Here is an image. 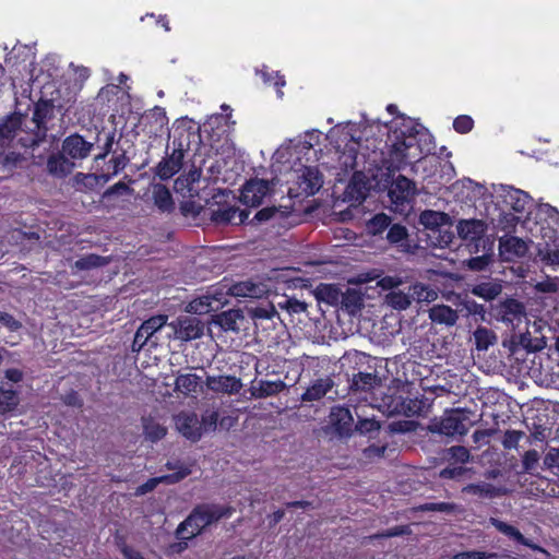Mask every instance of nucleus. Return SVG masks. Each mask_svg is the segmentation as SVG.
<instances>
[{"label":"nucleus","instance_id":"1","mask_svg":"<svg viewBox=\"0 0 559 559\" xmlns=\"http://www.w3.org/2000/svg\"><path fill=\"white\" fill-rule=\"evenodd\" d=\"M420 134L412 121H403L401 126L390 129L386 139L389 147L388 169L400 170L412 160H418L430 148L420 144Z\"/></svg>","mask_w":559,"mask_h":559},{"label":"nucleus","instance_id":"2","mask_svg":"<svg viewBox=\"0 0 559 559\" xmlns=\"http://www.w3.org/2000/svg\"><path fill=\"white\" fill-rule=\"evenodd\" d=\"M24 115L13 112L0 118V168L12 170L24 159L21 153L8 151L17 135L25 136L21 129Z\"/></svg>","mask_w":559,"mask_h":559},{"label":"nucleus","instance_id":"3","mask_svg":"<svg viewBox=\"0 0 559 559\" xmlns=\"http://www.w3.org/2000/svg\"><path fill=\"white\" fill-rule=\"evenodd\" d=\"M471 415L472 412L466 408L445 409L441 418L431 420L428 429L445 437H463L473 425Z\"/></svg>","mask_w":559,"mask_h":559},{"label":"nucleus","instance_id":"4","mask_svg":"<svg viewBox=\"0 0 559 559\" xmlns=\"http://www.w3.org/2000/svg\"><path fill=\"white\" fill-rule=\"evenodd\" d=\"M262 289L260 285L251 282L243 281L237 283H224L221 287L214 288L205 295L207 300L206 305L209 310H218L228 302V296L242 297V298H258Z\"/></svg>","mask_w":559,"mask_h":559},{"label":"nucleus","instance_id":"5","mask_svg":"<svg viewBox=\"0 0 559 559\" xmlns=\"http://www.w3.org/2000/svg\"><path fill=\"white\" fill-rule=\"evenodd\" d=\"M228 194L222 190L213 194L211 200L205 199L210 218L216 225H241L249 217V210H240L227 202Z\"/></svg>","mask_w":559,"mask_h":559},{"label":"nucleus","instance_id":"6","mask_svg":"<svg viewBox=\"0 0 559 559\" xmlns=\"http://www.w3.org/2000/svg\"><path fill=\"white\" fill-rule=\"evenodd\" d=\"M55 103L52 99L40 98L34 107L33 122L35 129L32 132H25V136H19L17 143L25 148L37 146L45 138L48 131L47 121L55 116Z\"/></svg>","mask_w":559,"mask_h":559},{"label":"nucleus","instance_id":"7","mask_svg":"<svg viewBox=\"0 0 559 559\" xmlns=\"http://www.w3.org/2000/svg\"><path fill=\"white\" fill-rule=\"evenodd\" d=\"M200 126L189 118L176 120L174 124L173 147L181 152H197L201 144Z\"/></svg>","mask_w":559,"mask_h":559},{"label":"nucleus","instance_id":"8","mask_svg":"<svg viewBox=\"0 0 559 559\" xmlns=\"http://www.w3.org/2000/svg\"><path fill=\"white\" fill-rule=\"evenodd\" d=\"M168 469L175 471L173 474L163 475L158 477H152L148 478L145 483L138 486L135 488L134 495L135 496H143L147 492L153 491L159 484H176L180 480L185 479L187 476L191 474V468L181 463L180 461L177 462H167L165 465Z\"/></svg>","mask_w":559,"mask_h":559},{"label":"nucleus","instance_id":"9","mask_svg":"<svg viewBox=\"0 0 559 559\" xmlns=\"http://www.w3.org/2000/svg\"><path fill=\"white\" fill-rule=\"evenodd\" d=\"M323 178L317 167H305L302 174L298 176L296 185L298 186L296 193L289 188L292 197H311L314 195L322 187Z\"/></svg>","mask_w":559,"mask_h":559},{"label":"nucleus","instance_id":"10","mask_svg":"<svg viewBox=\"0 0 559 559\" xmlns=\"http://www.w3.org/2000/svg\"><path fill=\"white\" fill-rule=\"evenodd\" d=\"M498 203L503 211H513L514 213H524L530 206L532 198L523 190L513 187H503L499 194Z\"/></svg>","mask_w":559,"mask_h":559},{"label":"nucleus","instance_id":"11","mask_svg":"<svg viewBox=\"0 0 559 559\" xmlns=\"http://www.w3.org/2000/svg\"><path fill=\"white\" fill-rule=\"evenodd\" d=\"M177 338L182 341H191L203 335V322L192 316H180L170 323Z\"/></svg>","mask_w":559,"mask_h":559},{"label":"nucleus","instance_id":"12","mask_svg":"<svg viewBox=\"0 0 559 559\" xmlns=\"http://www.w3.org/2000/svg\"><path fill=\"white\" fill-rule=\"evenodd\" d=\"M270 192L271 186L267 180L250 179L241 189L240 201L248 206L257 207Z\"/></svg>","mask_w":559,"mask_h":559},{"label":"nucleus","instance_id":"13","mask_svg":"<svg viewBox=\"0 0 559 559\" xmlns=\"http://www.w3.org/2000/svg\"><path fill=\"white\" fill-rule=\"evenodd\" d=\"M167 316H153L145 320L136 330L131 345L132 352L139 353L148 340L167 323Z\"/></svg>","mask_w":559,"mask_h":559},{"label":"nucleus","instance_id":"14","mask_svg":"<svg viewBox=\"0 0 559 559\" xmlns=\"http://www.w3.org/2000/svg\"><path fill=\"white\" fill-rule=\"evenodd\" d=\"M528 252V245L516 236H503L499 239V254L503 261L513 262L524 258Z\"/></svg>","mask_w":559,"mask_h":559},{"label":"nucleus","instance_id":"15","mask_svg":"<svg viewBox=\"0 0 559 559\" xmlns=\"http://www.w3.org/2000/svg\"><path fill=\"white\" fill-rule=\"evenodd\" d=\"M177 430L188 440L197 442L202 437L200 420L193 412H180L175 416Z\"/></svg>","mask_w":559,"mask_h":559},{"label":"nucleus","instance_id":"16","mask_svg":"<svg viewBox=\"0 0 559 559\" xmlns=\"http://www.w3.org/2000/svg\"><path fill=\"white\" fill-rule=\"evenodd\" d=\"M330 424L340 437H349L354 432V417L346 406H334L330 412Z\"/></svg>","mask_w":559,"mask_h":559},{"label":"nucleus","instance_id":"17","mask_svg":"<svg viewBox=\"0 0 559 559\" xmlns=\"http://www.w3.org/2000/svg\"><path fill=\"white\" fill-rule=\"evenodd\" d=\"M234 512V507L216 503H200L193 508V516L197 514L200 515V518L204 520L203 524H206L207 526L222 519H229Z\"/></svg>","mask_w":559,"mask_h":559},{"label":"nucleus","instance_id":"18","mask_svg":"<svg viewBox=\"0 0 559 559\" xmlns=\"http://www.w3.org/2000/svg\"><path fill=\"white\" fill-rule=\"evenodd\" d=\"M490 524L500 533L514 540L515 543L528 547L534 551L542 552L543 555L548 556V551L542 546L534 543L532 539L526 538L515 526L506 523L499 519L490 518Z\"/></svg>","mask_w":559,"mask_h":559},{"label":"nucleus","instance_id":"19","mask_svg":"<svg viewBox=\"0 0 559 559\" xmlns=\"http://www.w3.org/2000/svg\"><path fill=\"white\" fill-rule=\"evenodd\" d=\"M143 130L150 136H159L168 126V117L165 108L155 106L148 110L142 118Z\"/></svg>","mask_w":559,"mask_h":559},{"label":"nucleus","instance_id":"20","mask_svg":"<svg viewBox=\"0 0 559 559\" xmlns=\"http://www.w3.org/2000/svg\"><path fill=\"white\" fill-rule=\"evenodd\" d=\"M94 144L87 142L82 135L73 133L68 135L62 142V152L72 159L86 158Z\"/></svg>","mask_w":559,"mask_h":559},{"label":"nucleus","instance_id":"21","mask_svg":"<svg viewBox=\"0 0 559 559\" xmlns=\"http://www.w3.org/2000/svg\"><path fill=\"white\" fill-rule=\"evenodd\" d=\"M200 178L201 170L193 169L190 170L187 175L180 176L175 180L174 189L177 193L181 194L183 198L194 199L200 197Z\"/></svg>","mask_w":559,"mask_h":559},{"label":"nucleus","instance_id":"22","mask_svg":"<svg viewBox=\"0 0 559 559\" xmlns=\"http://www.w3.org/2000/svg\"><path fill=\"white\" fill-rule=\"evenodd\" d=\"M385 238L391 246L403 253H413L416 248L412 243L407 228L400 223H391Z\"/></svg>","mask_w":559,"mask_h":559},{"label":"nucleus","instance_id":"23","mask_svg":"<svg viewBox=\"0 0 559 559\" xmlns=\"http://www.w3.org/2000/svg\"><path fill=\"white\" fill-rule=\"evenodd\" d=\"M185 153L173 147V153L164 157L156 166V175L162 180L170 179L173 176L178 174L182 167Z\"/></svg>","mask_w":559,"mask_h":559},{"label":"nucleus","instance_id":"24","mask_svg":"<svg viewBox=\"0 0 559 559\" xmlns=\"http://www.w3.org/2000/svg\"><path fill=\"white\" fill-rule=\"evenodd\" d=\"M389 194L396 204L409 202L416 195L415 182L403 175H399L392 183Z\"/></svg>","mask_w":559,"mask_h":559},{"label":"nucleus","instance_id":"25","mask_svg":"<svg viewBox=\"0 0 559 559\" xmlns=\"http://www.w3.org/2000/svg\"><path fill=\"white\" fill-rule=\"evenodd\" d=\"M206 385L214 392L228 394H236L242 388L241 380L235 376L207 377Z\"/></svg>","mask_w":559,"mask_h":559},{"label":"nucleus","instance_id":"26","mask_svg":"<svg viewBox=\"0 0 559 559\" xmlns=\"http://www.w3.org/2000/svg\"><path fill=\"white\" fill-rule=\"evenodd\" d=\"M204 520L200 515L193 516V510L190 514L177 526L175 535L178 539H192L207 527L203 524Z\"/></svg>","mask_w":559,"mask_h":559},{"label":"nucleus","instance_id":"27","mask_svg":"<svg viewBox=\"0 0 559 559\" xmlns=\"http://www.w3.org/2000/svg\"><path fill=\"white\" fill-rule=\"evenodd\" d=\"M486 231V224L481 219H464L457 224L459 236L469 242L480 240Z\"/></svg>","mask_w":559,"mask_h":559},{"label":"nucleus","instance_id":"28","mask_svg":"<svg viewBox=\"0 0 559 559\" xmlns=\"http://www.w3.org/2000/svg\"><path fill=\"white\" fill-rule=\"evenodd\" d=\"M74 164L69 160L63 152L51 154L47 159V171L56 178H64L71 174Z\"/></svg>","mask_w":559,"mask_h":559},{"label":"nucleus","instance_id":"29","mask_svg":"<svg viewBox=\"0 0 559 559\" xmlns=\"http://www.w3.org/2000/svg\"><path fill=\"white\" fill-rule=\"evenodd\" d=\"M334 386V381L331 377L319 378L314 380L311 385L301 394L302 402L319 401Z\"/></svg>","mask_w":559,"mask_h":559},{"label":"nucleus","instance_id":"30","mask_svg":"<svg viewBox=\"0 0 559 559\" xmlns=\"http://www.w3.org/2000/svg\"><path fill=\"white\" fill-rule=\"evenodd\" d=\"M382 407L389 415H403L405 413L404 392L399 389H388L382 396Z\"/></svg>","mask_w":559,"mask_h":559},{"label":"nucleus","instance_id":"31","mask_svg":"<svg viewBox=\"0 0 559 559\" xmlns=\"http://www.w3.org/2000/svg\"><path fill=\"white\" fill-rule=\"evenodd\" d=\"M469 292L476 297L491 301L502 293V285L499 280H488L472 285Z\"/></svg>","mask_w":559,"mask_h":559},{"label":"nucleus","instance_id":"32","mask_svg":"<svg viewBox=\"0 0 559 559\" xmlns=\"http://www.w3.org/2000/svg\"><path fill=\"white\" fill-rule=\"evenodd\" d=\"M429 319L436 324L453 326L459 320L456 310L447 305H433L428 310Z\"/></svg>","mask_w":559,"mask_h":559},{"label":"nucleus","instance_id":"33","mask_svg":"<svg viewBox=\"0 0 559 559\" xmlns=\"http://www.w3.org/2000/svg\"><path fill=\"white\" fill-rule=\"evenodd\" d=\"M380 383V378L373 372H353L349 388L353 391L369 392Z\"/></svg>","mask_w":559,"mask_h":559},{"label":"nucleus","instance_id":"34","mask_svg":"<svg viewBox=\"0 0 559 559\" xmlns=\"http://www.w3.org/2000/svg\"><path fill=\"white\" fill-rule=\"evenodd\" d=\"M243 313L240 309H229L217 313L213 322L224 331H239L238 321L243 320Z\"/></svg>","mask_w":559,"mask_h":559},{"label":"nucleus","instance_id":"35","mask_svg":"<svg viewBox=\"0 0 559 559\" xmlns=\"http://www.w3.org/2000/svg\"><path fill=\"white\" fill-rule=\"evenodd\" d=\"M143 433L151 442H157L167 435V428L154 417H142Z\"/></svg>","mask_w":559,"mask_h":559},{"label":"nucleus","instance_id":"36","mask_svg":"<svg viewBox=\"0 0 559 559\" xmlns=\"http://www.w3.org/2000/svg\"><path fill=\"white\" fill-rule=\"evenodd\" d=\"M449 222L448 214L443 212H437L432 210L424 211L419 216V223L426 228L432 231H439L440 227Z\"/></svg>","mask_w":559,"mask_h":559},{"label":"nucleus","instance_id":"37","mask_svg":"<svg viewBox=\"0 0 559 559\" xmlns=\"http://www.w3.org/2000/svg\"><path fill=\"white\" fill-rule=\"evenodd\" d=\"M175 388L185 395L198 393L201 388V378L194 373L179 374L175 380Z\"/></svg>","mask_w":559,"mask_h":559},{"label":"nucleus","instance_id":"38","mask_svg":"<svg viewBox=\"0 0 559 559\" xmlns=\"http://www.w3.org/2000/svg\"><path fill=\"white\" fill-rule=\"evenodd\" d=\"M500 312L503 321L512 323L515 320H521L525 314V308L521 301L514 298H508L502 302Z\"/></svg>","mask_w":559,"mask_h":559},{"label":"nucleus","instance_id":"39","mask_svg":"<svg viewBox=\"0 0 559 559\" xmlns=\"http://www.w3.org/2000/svg\"><path fill=\"white\" fill-rule=\"evenodd\" d=\"M19 404L20 396L16 390L0 386V415L7 416L12 414Z\"/></svg>","mask_w":559,"mask_h":559},{"label":"nucleus","instance_id":"40","mask_svg":"<svg viewBox=\"0 0 559 559\" xmlns=\"http://www.w3.org/2000/svg\"><path fill=\"white\" fill-rule=\"evenodd\" d=\"M314 295L318 301L325 302L330 306H335L340 301L341 290L334 284L321 283L317 286Z\"/></svg>","mask_w":559,"mask_h":559},{"label":"nucleus","instance_id":"41","mask_svg":"<svg viewBox=\"0 0 559 559\" xmlns=\"http://www.w3.org/2000/svg\"><path fill=\"white\" fill-rule=\"evenodd\" d=\"M411 302H431L437 298V293L428 285L416 283L408 287Z\"/></svg>","mask_w":559,"mask_h":559},{"label":"nucleus","instance_id":"42","mask_svg":"<svg viewBox=\"0 0 559 559\" xmlns=\"http://www.w3.org/2000/svg\"><path fill=\"white\" fill-rule=\"evenodd\" d=\"M459 511V506L454 502H425L412 508V512H441L453 514Z\"/></svg>","mask_w":559,"mask_h":559},{"label":"nucleus","instance_id":"43","mask_svg":"<svg viewBox=\"0 0 559 559\" xmlns=\"http://www.w3.org/2000/svg\"><path fill=\"white\" fill-rule=\"evenodd\" d=\"M109 263L108 257L98 255L96 253H88L80 259H78L73 267L79 271H88L97 267L105 266Z\"/></svg>","mask_w":559,"mask_h":559},{"label":"nucleus","instance_id":"44","mask_svg":"<svg viewBox=\"0 0 559 559\" xmlns=\"http://www.w3.org/2000/svg\"><path fill=\"white\" fill-rule=\"evenodd\" d=\"M474 341L477 350H487L497 341L495 332L485 326H478L474 333Z\"/></svg>","mask_w":559,"mask_h":559},{"label":"nucleus","instance_id":"45","mask_svg":"<svg viewBox=\"0 0 559 559\" xmlns=\"http://www.w3.org/2000/svg\"><path fill=\"white\" fill-rule=\"evenodd\" d=\"M129 163V158L126 153H121L119 155L112 156L109 162L106 164V168H103L102 171L104 176H108V181L118 175L121 170L124 169L127 164Z\"/></svg>","mask_w":559,"mask_h":559},{"label":"nucleus","instance_id":"46","mask_svg":"<svg viewBox=\"0 0 559 559\" xmlns=\"http://www.w3.org/2000/svg\"><path fill=\"white\" fill-rule=\"evenodd\" d=\"M391 223V216L386 215L385 213H378L371 219H369L367 223V229L371 235L378 236L381 235L384 230L389 229Z\"/></svg>","mask_w":559,"mask_h":559},{"label":"nucleus","instance_id":"47","mask_svg":"<svg viewBox=\"0 0 559 559\" xmlns=\"http://www.w3.org/2000/svg\"><path fill=\"white\" fill-rule=\"evenodd\" d=\"M286 388V384L282 380L276 381H270V380H262L260 381L259 388H258V397H267L272 395H276L284 391Z\"/></svg>","mask_w":559,"mask_h":559},{"label":"nucleus","instance_id":"48","mask_svg":"<svg viewBox=\"0 0 559 559\" xmlns=\"http://www.w3.org/2000/svg\"><path fill=\"white\" fill-rule=\"evenodd\" d=\"M386 302L396 310H406L412 304L409 292L393 290L386 295Z\"/></svg>","mask_w":559,"mask_h":559},{"label":"nucleus","instance_id":"49","mask_svg":"<svg viewBox=\"0 0 559 559\" xmlns=\"http://www.w3.org/2000/svg\"><path fill=\"white\" fill-rule=\"evenodd\" d=\"M413 534V531L411 528V525H396L391 528L384 530L382 532H379L374 535H372L371 539H380V538H391V537H397V536H409Z\"/></svg>","mask_w":559,"mask_h":559},{"label":"nucleus","instance_id":"50","mask_svg":"<svg viewBox=\"0 0 559 559\" xmlns=\"http://www.w3.org/2000/svg\"><path fill=\"white\" fill-rule=\"evenodd\" d=\"M155 204L162 211H171L174 209V201L169 190L165 187H160L155 191L154 194Z\"/></svg>","mask_w":559,"mask_h":559},{"label":"nucleus","instance_id":"51","mask_svg":"<svg viewBox=\"0 0 559 559\" xmlns=\"http://www.w3.org/2000/svg\"><path fill=\"white\" fill-rule=\"evenodd\" d=\"M380 423L374 418H359L354 427V431L372 437L374 432L380 430Z\"/></svg>","mask_w":559,"mask_h":559},{"label":"nucleus","instance_id":"52","mask_svg":"<svg viewBox=\"0 0 559 559\" xmlns=\"http://www.w3.org/2000/svg\"><path fill=\"white\" fill-rule=\"evenodd\" d=\"M539 462V454L536 450L532 449L524 453L522 457V473L533 474Z\"/></svg>","mask_w":559,"mask_h":559},{"label":"nucleus","instance_id":"53","mask_svg":"<svg viewBox=\"0 0 559 559\" xmlns=\"http://www.w3.org/2000/svg\"><path fill=\"white\" fill-rule=\"evenodd\" d=\"M525 436L524 431L521 430H507L501 440L502 447L506 450L516 449L521 439Z\"/></svg>","mask_w":559,"mask_h":559},{"label":"nucleus","instance_id":"54","mask_svg":"<svg viewBox=\"0 0 559 559\" xmlns=\"http://www.w3.org/2000/svg\"><path fill=\"white\" fill-rule=\"evenodd\" d=\"M82 176V183L88 188L94 189L97 186H104L108 182V176H104L103 171L94 174H79Z\"/></svg>","mask_w":559,"mask_h":559},{"label":"nucleus","instance_id":"55","mask_svg":"<svg viewBox=\"0 0 559 559\" xmlns=\"http://www.w3.org/2000/svg\"><path fill=\"white\" fill-rule=\"evenodd\" d=\"M452 559H497V554L475 549L459 551L452 556Z\"/></svg>","mask_w":559,"mask_h":559},{"label":"nucleus","instance_id":"56","mask_svg":"<svg viewBox=\"0 0 559 559\" xmlns=\"http://www.w3.org/2000/svg\"><path fill=\"white\" fill-rule=\"evenodd\" d=\"M474 120L468 115H460L453 120V129L460 134H466L474 128Z\"/></svg>","mask_w":559,"mask_h":559},{"label":"nucleus","instance_id":"57","mask_svg":"<svg viewBox=\"0 0 559 559\" xmlns=\"http://www.w3.org/2000/svg\"><path fill=\"white\" fill-rule=\"evenodd\" d=\"M449 455L454 463L465 464L469 461L471 453L463 445H454L449 449Z\"/></svg>","mask_w":559,"mask_h":559},{"label":"nucleus","instance_id":"58","mask_svg":"<svg viewBox=\"0 0 559 559\" xmlns=\"http://www.w3.org/2000/svg\"><path fill=\"white\" fill-rule=\"evenodd\" d=\"M131 192L132 189L129 187L128 183L123 181H118L105 190V192L103 193V198L110 199L112 195L130 194Z\"/></svg>","mask_w":559,"mask_h":559},{"label":"nucleus","instance_id":"59","mask_svg":"<svg viewBox=\"0 0 559 559\" xmlns=\"http://www.w3.org/2000/svg\"><path fill=\"white\" fill-rule=\"evenodd\" d=\"M217 420H218V412L206 411L202 415V419L200 421L201 428L202 429L204 428L205 431H207V430L214 431L217 426Z\"/></svg>","mask_w":559,"mask_h":559},{"label":"nucleus","instance_id":"60","mask_svg":"<svg viewBox=\"0 0 559 559\" xmlns=\"http://www.w3.org/2000/svg\"><path fill=\"white\" fill-rule=\"evenodd\" d=\"M544 465L548 469L559 471V447H550L544 456Z\"/></svg>","mask_w":559,"mask_h":559},{"label":"nucleus","instance_id":"61","mask_svg":"<svg viewBox=\"0 0 559 559\" xmlns=\"http://www.w3.org/2000/svg\"><path fill=\"white\" fill-rule=\"evenodd\" d=\"M62 402L67 406L81 408L83 406V400L75 390L67 392L62 397Z\"/></svg>","mask_w":559,"mask_h":559},{"label":"nucleus","instance_id":"62","mask_svg":"<svg viewBox=\"0 0 559 559\" xmlns=\"http://www.w3.org/2000/svg\"><path fill=\"white\" fill-rule=\"evenodd\" d=\"M277 210L274 206H267L259 210L251 221V224L262 223L271 219Z\"/></svg>","mask_w":559,"mask_h":559},{"label":"nucleus","instance_id":"63","mask_svg":"<svg viewBox=\"0 0 559 559\" xmlns=\"http://www.w3.org/2000/svg\"><path fill=\"white\" fill-rule=\"evenodd\" d=\"M464 309L473 316H480L481 318L485 314V307L484 305L478 304L477 301L473 299H465L463 301Z\"/></svg>","mask_w":559,"mask_h":559},{"label":"nucleus","instance_id":"64","mask_svg":"<svg viewBox=\"0 0 559 559\" xmlns=\"http://www.w3.org/2000/svg\"><path fill=\"white\" fill-rule=\"evenodd\" d=\"M543 260L548 265H559V242H555L554 248L546 250Z\"/></svg>","mask_w":559,"mask_h":559}]
</instances>
